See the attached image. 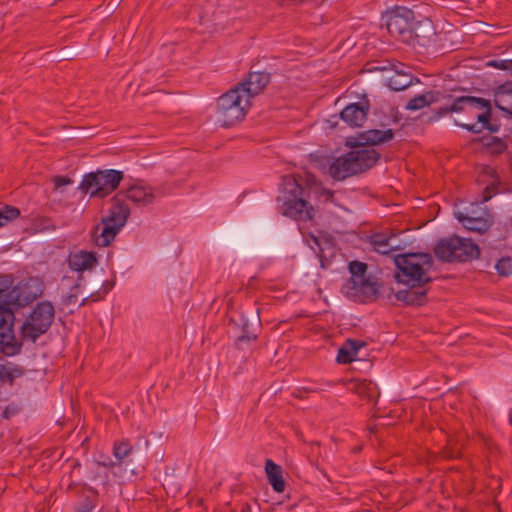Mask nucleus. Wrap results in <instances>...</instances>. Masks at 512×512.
<instances>
[{
	"mask_svg": "<svg viewBox=\"0 0 512 512\" xmlns=\"http://www.w3.org/2000/svg\"><path fill=\"white\" fill-rule=\"evenodd\" d=\"M311 193L325 197L326 201L334 197V191L324 188L310 172L282 176L281 189L276 198L280 213L296 221L312 220L315 210L307 200Z\"/></svg>",
	"mask_w": 512,
	"mask_h": 512,
	"instance_id": "1",
	"label": "nucleus"
},
{
	"mask_svg": "<svg viewBox=\"0 0 512 512\" xmlns=\"http://www.w3.org/2000/svg\"><path fill=\"white\" fill-rule=\"evenodd\" d=\"M433 262L431 254L422 252L399 254L394 257L395 280L409 286L408 289L395 293L397 301L408 306H422L427 302V290L420 288L432 281L428 272Z\"/></svg>",
	"mask_w": 512,
	"mask_h": 512,
	"instance_id": "2",
	"label": "nucleus"
},
{
	"mask_svg": "<svg viewBox=\"0 0 512 512\" xmlns=\"http://www.w3.org/2000/svg\"><path fill=\"white\" fill-rule=\"evenodd\" d=\"M455 113L454 123L468 132L477 134L484 129L491 133L500 130V124L492 123V106L488 99L475 96H460L453 99L450 105L440 107L435 115L440 118Z\"/></svg>",
	"mask_w": 512,
	"mask_h": 512,
	"instance_id": "3",
	"label": "nucleus"
},
{
	"mask_svg": "<svg viewBox=\"0 0 512 512\" xmlns=\"http://www.w3.org/2000/svg\"><path fill=\"white\" fill-rule=\"evenodd\" d=\"M356 138H348L346 145L351 148L347 153L337 157L329 166V174L336 181H343L351 176L363 173L374 167L380 159V153L366 145L354 147Z\"/></svg>",
	"mask_w": 512,
	"mask_h": 512,
	"instance_id": "4",
	"label": "nucleus"
},
{
	"mask_svg": "<svg viewBox=\"0 0 512 512\" xmlns=\"http://www.w3.org/2000/svg\"><path fill=\"white\" fill-rule=\"evenodd\" d=\"M131 211L121 194H115L110 199V207L107 214L101 218L91 232L93 244L99 248L108 247L115 240L116 236L126 225Z\"/></svg>",
	"mask_w": 512,
	"mask_h": 512,
	"instance_id": "5",
	"label": "nucleus"
},
{
	"mask_svg": "<svg viewBox=\"0 0 512 512\" xmlns=\"http://www.w3.org/2000/svg\"><path fill=\"white\" fill-rule=\"evenodd\" d=\"M123 179V171L97 169L84 174L77 189L84 195L89 194L90 198L104 199L118 189Z\"/></svg>",
	"mask_w": 512,
	"mask_h": 512,
	"instance_id": "6",
	"label": "nucleus"
},
{
	"mask_svg": "<svg viewBox=\"0 0 512 512\" xmlns=\"http://www.w3.org/2000/svg\"><path fill=\"white\" fill-rule=\"evenodd\" d=\"M434 254L442 262H471L479 257L480 247L470 238L452 235L437 242Z\"/></svg>",
	"mask_w": 512,
	"mask_h": 512,
	"instance_id": "7",
	"label": "nucleus"
},
{
	"mask_svg": "<svg viewBox=\"0 0 512 512\" xmlns=\"http://www.w3.org/2000/svg\"><path fill=\"white\" fill-rule=\"evenodd\" d=\"M54 316L55 309L50 301L37 302L20 327L21 340L35 343L49 330Z\"/></svg>",
	"mask_w": 512,
	"mask_h": 512,
	"instance_id": "8",
	"label": "nucleus"
},
{
	"mask_svg": "<svg viewBox=\"0 0 512 512\" xmlns=\"http://www.w3.org/2000/svg\"><path fill=\"white\" fill-rule=\"evenodd\" d=\"M250 107L251 101L234 87L217 99L218 122L222 127H231L245 118Z\"/></svg>",
	"mask_w": 512,
	"mask_h": 512,
	"instance_id": "9",
	"label": "nucleus"
},
{
	"mask_svg": "<svg viewBox=\"0 0 512 512\" xmlns=\"http://www.w3.org/2000/svg\"><path fill=\"white\" fill-rule=\"evenodd\" d=\"M382 19L385 22L388 33L395 39L406 43L412 40L411 27L415 19L412 9L404 6H396L387 10Z\"/></svg>",
	"mask_w": 512,
	"mask_h": 512,
	"instance_id": "10",
	"label": "nucleus"
},
{
	"mask_svg": "<svg viewBox=\"0 0 512 512\" xmlns=\"http://www.w3.org/2000/svg\"><path fill=\"white\" fill-rule=\"evenodd\" d=\"M5 305L7 303L0 304V348L4 355L14 356L20 353L22 342L14 334V311Z\"/></svg>",
	"mask_w": 512,
	"mask_h": 512,
	"instance_id": "11",
	"label": "nucleus"
},
{
	"mask_svg": "<svg viewBox=\"0 0 512 512\" xmlns=\"http://www.w3.org/2000/svg\"><path fill=\"white\" fill-rule=\"evenodd\" d=\"M411 34L412 40L405 44L428 48L435 46L437 43L438 34L433 22L429 18H423L419 21L414 20Z\"/></svg>",
	"mask_w": 512,
	"mask_h": 512,
	"instance_id": "12",
	"label": "nucleus"
},
{
	"mask_svg": "<svg viewBox=\"0 0 512 512\" xmlns=\"http://www.w3.org/2000/svg\"><path fill=\"white\" fill-rule=\"evenodd\" d=\"M370 101L363 95L359 102L348 104L341 112L340 118L350 127H361L367 120Z\"/></svg>",
	"mask_w": 512,
	"mask_h": 512,
	"instance_id": "13",
	"label": "nucleus"
},
{
	"mask_svg": "<svg viewBox=\"0 0 512 512\" xmlns=\"http://www.w3.org/2000/svg\"><path fill=\"white\" fill-rule=\"evenodd\" d=\"M270 82V74L264 71L250 72L248 76L235 87L250 101L260 94Z\"/></svg>",
	"mask_w": 512,
	"mask_h": 512,
	"instance_id": "14",
	"label": "nucleus"
},
{
	"mask_svg": "<svg viewBox=\"0 0 512 512\" xmlns=\"http://www.w3.org/2000/svg\"><path fill=\"white\" fill-rule=\"evenodd\" d=\"M242 333L236 339V347L241 348L243 343L254 342L258 339V332L261 327V320L258 313H251L250 316L242 313L240 315V323Z\"/></svg>",
	"mask_w": 512,
	"mask_h": 512,
	"instance_id": "15",
	"label": "nucleus"
},
{
	"mask_svg": "<svg viewBox=\"0 0 512 512\" xmlns=\"http://www.w3.org/2000/svg\"><path fill=\"white\" fill-rule=\"evenodd\" d=\"M394 135L395 133L392 129H369L358 134L356 137L357 143H354L353 146L366 145L370 148V146L390 142Z\"/></svg>",
	"mask_w": 512,
	"mask_h": 512,
	"instance_id": "16",
	"label": "nucleus"
},
{
	"mask_svg": "<svg viewBox=\"0 0 512 512\" xmlns=\"http://www.w3.org/2000/svg\"><path fill=\"white\" fill-rule=\"evenodd\" d=\"M67 262L71 270L83 272L95 268L98 265V257L94 251L80 250L70 254Z\"/></svg>",
	"mask_w": 512,
	"mask_h": 512,
	"instance_id": "17",
	"label": "nucleus"
},
{
	"mask_svg": "<svg viewBox=\"0 0 512 512\" xmlns=\"http://www.w3.org/2000/svg\"><path fill=\"white\" fill-rule=\"evenodd\" d=\"M399 67H404V64L398 63L391 65V70H393L394 73L387 80V86L391 90L402 91L414 84V82L419 83V79L417 77L400 70Z\"/></svg>",
	"mask_w": 512,
	"mask_h": 512,
	"instance_id": "18",
	"label": "nucleus"
},
{
	"mask_svg": "<svg viewBox=\"0 0 512 512\" xmlns=\"http://www.w3.org/2000/svg\"><path fill=\"white\" fill-rule=\"evenodd\" d=\"M117 194H121L124 203H127V200L132 201L135 204L147 206L153 203L155 196L152 193L150 188H145L143 186L133 185L127 188L125 191H120Z\"/></svg>",
	"mask_w": 512,
	"mask_h": 512,
	"instance_id": "19",
	"label": "nucleus"
},
{
	"mask_svg": "<svg viewBox=\"0 0 512 512\" xmlns=\"http://www.w3.org/2000/svg\"><path fill=\"white\" fill-rule=\"evenodd\" d=\"M494 104L504 114L512 117V81H506L495 89Z\"/></svg>",
	"mask_w": 512,
	"mask_h": 512,
	"instance_id": "20",
	"label": "nucleus"
},
{
	"mask_svg": "<svg viewBox=\"0 0 512 512\" xmlns=\"http://www.w3.org/2000/svg\"><path fill=\"white\" fill-rule=\"evenodd\" d=\"M366 343L357 339H347L339 348L336 361L339 364H350L357 359L358 351L364 347Z\"/></svg>",
	"mask_w": 512,
	"mask_h": 512,
	"instance_id": "21",
	"label": "nucleus"
},
{
	"mask_svg": "<svg viewBox=\"0 0 512 512\" xmlns=\"http://www.w3.org/2000/svg\"><path fill=\"white\" fill-rule=\"evenodd\" d=\"M350 383L352 384L350 390L362 399L371 401L380 395L377 385L371 380L354 379Z\"/></svg>",
	"mask_w": 512,
	"mask_h": 512,
	"instance_id": "22",
	"label": "nucleus"
},
{
	"mask_svg": "<svg viewBox=\"0 0 512 512\" xmlns=\"http://www.w3.org/2000/svg\"><path fill=\"white\" fill-rule=\"evenodd\" d=\"M455 216L467 230L477 232L479 234L486 233L492 226V221L487 218L470 217L463 212H457Z\"/></svg>",
	"mask_w": 512,
	"mask_h": 512,
	"instance_id": "23",
	"label": "nucleus"
},
{
	"mask_svg": "<svg viewBox=\"0 0 512 512\" xmlns=\"http://www.w3.org/2000/svg\"><path fill=\"white\" fill-rule=\"evenodd\" d=\"M265 472L273 490L277 493H282L285 490L282 467L272 459H267L265 462Z\"/></svg>",
	"mask_w": 512,
	"mask_h": 512,
	"instance_id": "24",
	"label": "nucleus"
},
{
	"mask_svg": "<svg viewBox=\"0 0 512 512\" xmlns=\"http://www.w3.org/2000/svg\"><path fill=\"white\" fill-rule=\"evenodd\" d=\"M393 238L394 234L392 233L378 232L370 235L369 242L376 252L382 255H388L397 248V245L391 243Z\"/></svg>",
	"mask_w": 512,
	"mask_h": 512,
	"instance_id": "25",
	"label": "nucleus"
},
{
	"mask_svg": "<svg viewBox=\"0 0 512 512\" xmlns=\"http://www.w3.org/2000/svg\"><path fill=\"white\" fill-rule=\"evenodd\" d=\"M440 92L439 91H428L426 93L417 95L411 98L405 108L407 110L416 111L422 109L426 106H429L432 103H435L439 100Z\"/></svg>",
	"mask_w": 512,
	"mask_h": 512,
	"instance_id": "26",
	"label": "nucleus"
},
{
	"mask_svg": "<svg viewBox=\"0 0 512 512\" xmlns=\"http://www.w3.org/2000/svg\"><path fill=\"white\" fill-rule=\"evenodd\" d=\"M481 142L486 152L492 156L501 155L508 148L505 140L496 136H484L482 137Z\"/></svg>",
	"mask_w": 512,
	"mask_h": 512,
	"instance_id": "27",
	"label": "nucleus"
},
{
	"mask_svg": "<svg viewBox=\"0 0 512 512\" xmlns=\"http://www.w3.org/2000/svg\"><path fill=\"white\" fill-rule=\"evenodd\" d=\"M133 446L129 439L117 440L113 443V455L118 464L125 462L126 458L132 453Z\"/></svg>",
	"mask_w": 512,
	"mask_h": 512,
	"instance_id": "28",
	"label": "nucleus"
},
{
	"mask_svg": "<svg viewBox=\"0 0 512 512\" xmlns=\"http://www.w3.org/2000/svg\"><path fill=\"white\" fill-rule=\"evenodd\" d=\"M349 272L353 285H357L362 279H366L367 264L360 261H352L349 263Z\"/></svg>",
	"mask_w": 512,
	"mask_h": 512,
	"instance_id": "29",
	"label": "nucleus"
},
{
	"mask_svg": "<svg viewBox=\"0 0 512 512\" xmlns=\"http://www.w3.org/2000/svg\"><path fill=\"white\" fill-rule=\"evenodd\" d=\"M20 214V209L15 206L5 204L0 207V228L16 220Z\"/></svg>",
	"mask_w": 512,
	"mask_h": 512,
	"instance_id": "30",
	"label": "nucleus"
},
{
	"mask_svg": "<svg viewBox=\"0 0 512 512\" xmlns=\"http://www.w3.org/2000/svg\"><path fill=\"white\" fill-rule=\"evenodd\" d=\"M353 288H357L366 297H374L377 294V284L372 282L370 279H362L357 285H353Z\"/></svg>",
	"mask_w": 512,
	"mask_h": 512,
	"instance_id": "31",
	"label": "nucleus"
},
{
	"mask_svg": "<svg viewBox=\"0 0 512 512\" xmlns=\"http://www.w3.org/2000/svg\"><path fill=\"white\" fill-rule=\"evenodd\" d=\"M98 502V494L96 491H91L89 495L85 496L82 503L77 508L76 512H92Z\"/></svg>",
	"mask_w": 512,
	"mask_h": 512,
	"instance_id": "32",
	"label": "nucleus"
},
{
	"mask_svg": "<svg viewBox=\"0 0 512 512\" xmlns=\"http://www.w3.org/2000/svg\"><path fill=\"white\" fill-rule=\"evenodd\" d=\"M497 274L502 277H507L512 274V258L502 257L494 265Z\"/></svg>",
	"mask_w": 512,
	"mask_h": 512,
	"instance_id": "33",
	"label": "nucleus"
},
{
	"mask_svg": "<svg viewBox=\"0 0 512 512\" xmlns=\"http://www.w3.org/2000/svg\"><path fill=\"white\" fill-rule=\"evenodd\" d=\"M24 371L22 368H13V369H7L2 364V371H1V379L0 382H8L10 385H13L15 378L21 377L23 375Z\"/></svg>",
	"mask_w": 512,
	"mask_h": 512,
	"instance_id": "34",
	"label": "nucleus"
},
{
	"mask_svg": "<svg viewBox=\"0 0 512 512\" xmlns=\"http://www.w3.org/2000/svg\"><path fill=\"white\" fill-rule=\"evenodd\" d=\"M35 223L41 231H53L56 229V226L53 224V221L48 217L37 218L35 220Z\"/></svg>",
	"mask_w": 512,
	"mask_h": 512,
	"instance_id": "35",
	"label": "nucleus"
},
{
	"mask_svg": "<svg viewBox=\"0 0 512 512\" xmlns=\"http://www.w3.org/2000/svg\"><path fill=\"white\" fill-rule=\"evenodd\" d=\"M498 193V184L492 183L488 185L482 193V202L489 201L494 195Z\"/></svg>",
	"mask_w": 512,
	"mask_h": 512,
	"instance_id": "36",
	"label": "nucleus"
},
{
	"mask_svg": "<svg viewBox=\"0 0 512 512\" xmlns=\"http://www.w3.org/2000/svg\"><path fill=\"white\" fill-rule=\"evenodd\" d=\"M488 66L501 69V70H512V59L511 60H491L488 62Z\"/></svg>",
	"mask_w": 512,
	"mask_h": 512,
	"instance_id": "37",
	"label": "nucleus"
},
{
	"mask_svg": "<svg viewBox=\"0 0 512 512\" xmlns=\"http://www.w3.org/2000/svg\"><path fill=\"white\" fill-rule=\"evenodd\" d=\"M10 296V293L6 290L0 287V304L7 303L5 307H8L9 309L13 310L12 307L16 306V303L14 302V299H8Z\"/></svg>",
	"mask_w": 512,
	"mask_h": 512,
	"instance_id": "38",
	"label": "nucleus"
},
{
	"mask_svg": "<svg viewBox=\"0 0 512 512\" xmlns=\"http://www.w3.org/2000/svg\"><path fill=\"white\" fill-rule=\"evenodd\" d=\"M52 181L55 188H60L65 185H69L73 182L72 179L69 178L68 176H54Z\"/></svg>",
	"mask_w": 512,
	"mask_h": 512,
	"instance_id": "39",
	"label": "nucleus"
},
{
	"mask_svg": "<svg viewBox=\"0 0 512 512\" xmlns=\"http://www.w3.org/2000/svg\"><path fill=\"white\" fill-rule=\"evenodd\" d=\"M78 295L77 293H69L63 298V304L68 306L71 304H75L77 302Z\"/></svg>",
	"mask_w": 512,
	"mask_h": 512,
	"instance_id": "40",
	"label": "nucleus"
},
{
	"mask_svg": "<svg viewBox=\"0 0 512 512\" xmlns=\"http://www.w3.org/2000/svg\"><path fill=\"white\" fill-rule=\"evenodd\" d=\"M115 285V282L114 281H111V280H105L103 283H102V286L100 288L101 291H103L104 295H107L109 293V291L112 290V288L114 287Z\"/></svg>",
	"mask_w": 512,
	"mask_h": 512,
	"instance_id": "41",
	"label": "nucleus"
},
{
	"mask_svg": "<svg viewBox=\"0 0 512 512\" xmlns=\"http://www.w3.org/2000/svg\"><path fill=\"white\" fill-rule=\"evenodd\" d=\"M106 295H104L103 291H101L100 289L91 293L89 295V298L91 300V302H98V301H101L104 299Z\"/></svg>",
	"mask_w": 512,
	"mask_h": 512,
	"instance_id": "42",
	"label": "nucleus"
},
{
	"mask_svg": "<svg viewBox=\"0 0 512 512\" xmlns=\"http://www.w3.org/2000/svg\"><path fill=\"white\" fill-rule=\"evenodd\" d=\"M117 464H118V462H115V461H113L110 458H108L107 460L99 461L98 462L99 466H103V467L108 468V469H113Z\"/></svg>",
	"mask_w": 512,
	"mask_h": 512,
	"instance_id": "43",
	"label": "nucleus"
},
{
	"mask_svg": "<svg viewBox=\"0 0 512 512\" xmlns=\"http://www.w3.org/2000/svg\"><path fill=\"white\" fill-rule=\"evenodd\" d=\"M389 69L391 70V67L386 66V65H384V66H373V67L369 68V71L370 72H376V71H381L382 72V71H386V70H389Z\"/></svg>",
	"mask_w": 512,
	"mask_h": 512,
	"instance_id": "44",
	"label": "nucleus"
},
{
	"mask_svg": "<svg viewBox=\"0 0 512 512\" xmlns=\"http://www.w3.org/2000/svg\"><path fill=\"white\" fill-rule=\"evenodd\" d=\"M302 390L305 391V392H313V393H315V392L321 391L322 389L316 388V387H304V388H302Z\"/></svg>",
	"mask_w": 512,
	"mask_h": 512,
	"instance_id": "45",
	"label": "nucleus"
},
{
	"mask_svg": "<svg viewBox=\"0 0 512 512\" xmlns=\"http://www.w3.org/2000/svg\"><path fill=\"white\" fill-rule=\"evenodd\" d=\"M240 512H251V506L249 503H244L241 507Z\"/></svg>",
	"mask_w": 512,
	"mask_h": 512,
	"instance_id": "46",
	"label": "nucleus"
},
{
	"mask_svg": "<svg viewBox=\"0 0 512 512\" xmlns=\"http://www.w3.org/2000/svg\"><path fill=\"white\" fill-rule=\"evenodd\" d=\"M89 301H91V300H90L89 295H88L87 297H85V298L80 302L79 306H80V307H81V306H84V305H86Z\"/></svg>",
	"mask_w": 512,
	"mask_h": 512,
	"instance_id": "47",
	"label": "nucleus"
},
{
	"mask_svg": "<svg viewBox=\"0 0 512 512\" xmlns=\"http://www.w3.org/2000/svg\"><path fill=\"white\" fill-rule=\"evenodd\" d=\"M326 385H327V386H329V387H333V386H335V385H336V382L328 381V382L326 383Z\"/></svg>",
	"mask_w": 512,
	"mask_h": 512,
	"instance_id": "48",
	"label": "nucleus"
},
{
	"mask_svg": "<svg viewBox=\"0 0 512 512\" xmlns=\"http://www.w3.org/2000/svg\"><path fill=\"white\" fill-rule=\"evenodd\" d=\"M145 444H146V446L149 445V441L147 439H145Z\"/></svg>",
	"mask_w": 512,
	"mask_h": 512,
	"instance_id": "49",
	"label": "nucleus"
},
{
	"mask_svg": "<svg viewBox=\"0 0 512 512\" xmlns=\"http://www.w3.org/2000/svg\"><path fill=\"white\" fill-rule=\"evenodd\" d=\"M314 241L316 242V244H318V245H319V243H318V239H317V238H314Z\"/></svg>",
	"mask_w": 512,
	"mask_h": 512,
	"instance_id": "50",
	"label": "nucleus"
}]
</instances>
